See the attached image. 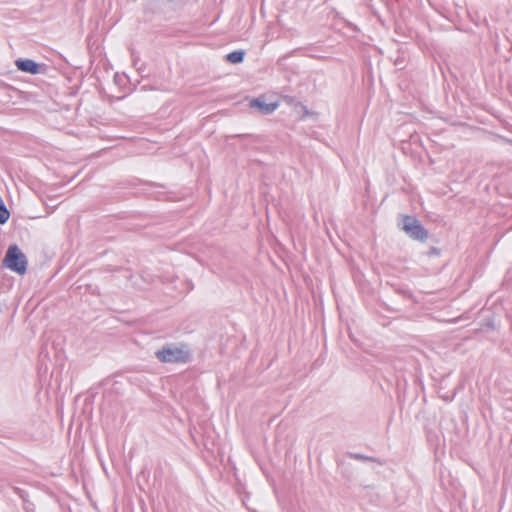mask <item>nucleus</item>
Wrapping results in <instances>:
<instances>
[{
    "label": "nucleus",
    "instance_id": "obj_1",
    "mask_svg": "<svg viewBox=\"0 0 512 512\" xmlns=\"http://www.w3.org/2000/svg\"><path fill=\"white\" fill-rule=\"evenodd\" d=\"M159 361L164 363H186L190 358L186 345L168 344L155 353Z\"/></svg>",
    "mask_w": 512,
    "mask_h": 512
},
{
    "label": "nucleus",
    "instance_id": "obj_2",
    "mask_svg": "<svg viewBox=\"0 0 512 512\" xmlns=\"http://www.w3.org/2000/svg\"><path fill=\"white\" fill-rule=\"evenodd\" d=\"M4 265L14 272L24 274L27 269V259L18 246L12 245L7 250Z\"/></svg>",
    "mask_w": 512,
    "mask_h": 512
},
{
    "label": "nucleus",
    "instance_id": "obj_3",
    "mask_svg": "<svg viewBox=\"0 0 512 512\" xmlns=\"http://www.w3.org/2000/svg\"><path fill=\"white\" fill-rule=\"evenodd\" d=\"M402 229L411 238L419 241H425L428 237V232L421 225V223L414 217L405 216L403 218Z\"/></svg>",
    "mask_w": 512,
    "mask_h": 512
},
{
    "label": "nucleus",
    "instance_id": "obj_4",
    "mask_svg": "<svg viewBox=\"0 0 512 512\" xmlns=\"http://www.w3.org/2000/svg\"><path fill=\"white\" fill-rule=\"evenodd\" d=\"M250 106L252 108H257L263 114H270L277 109L278 103H276V102L266 103L265 101L261 100L260 98H257V99L251 100Z\"/></svg>",
    "mask_w": 512,
    "mask_h": 512
},
{
    "label": "nucleus",
    "instance_id": "obj_5",
    "mask_svg": "<svg viewBox=\"0 0 512 512\" xmlns=\"http://www.w3.org/2000/svg\"><path fill=\"white\" fill-rule=\"evenodd\" d=\"M16 67L30 74H37L39 72V65L30 59H18L15 62Z\"/></svg>",
    "mask_w": 512,
    "mask_h": 512
},
{
    "label": "nucleus",
    "instance_id": "obj_6",
    "mask_svg": "<svg viewBox=\"0 0 512 512\" xmlns=\"http://www.w3.org/2000/svg\"><path fill=\"white\" fill-rule=\"evenodd\" d=\"M244 55H245L244 51L236 50V51H233V52L227 54L226 59L230 63L237 64V63H241L243 61Z\"/></svg>",
    "mask_w": 512,
    "mask_h": 512
},
{
    "label": "nucleus",
    "instance_id": "obj_7",
    "mask_svg": "<svg viewBox=\"0 0 512 512\" xmlns=\"http://www.w3.org/2000/svg\"><path fill=\"white\" fill-rule=\"evenodd\" d=\"M10 217V213L6 208L3 200L0 198V224H5Z\"/></svg>",
    "mask_w": 512,
    "mask_h": 512
},
{
    "label": "nucleus",
    "instance_id": "obj_8",
    "mask_svg": "<svg viewBox=\"0 0 512 512\" xmlns=\"http://www.w3.org/2000/svg\"><path fill=\"white\" fill-rule=\"evenodd\" d=\"M302 109L305 111L306 114H308V110L306 109L305 106H302Z\"/></svg>",
    "mask_w": 512,
    "mask_h": 512
}]
</instances>
